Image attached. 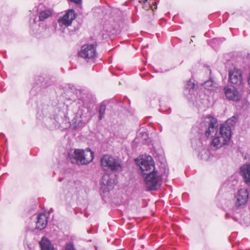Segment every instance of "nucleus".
I'll use <instances>...</instances> for the list:
<instances>
[{"label": "nucleus", "mask_w": 250, "mask_h": 250, "mask_svg": "<svg viewBox=\"0 0 250 250\" xmlns=\"http://www.w3.org/2000/svg\"><path fill=\"white\" fill-rule=\"evenodd\" d=\"M201 129L205 132L207 138H214L210 143L211 149L215 150L228 145L231 138V127L227 125H221L217 133V119L211 116L206 117L200 125Z\"/></svg>", "instance_id": "1"}, {"label": "nucleus", "mask_w": 250, "mask_h": 250, "mask_svg": "<svg viewBox=\"0 0 250 250\" xmlns=\"http://www.w3.org/2000/svg\"><path fill=\"white\" fill-rule=\"evenodd\" d=\"M136 161L142 171L146 188L149 190H156L160 186V174L155 169L152 157L147 155Z\"/></svg>", "instance_id": "2"}, {"label": "nucleus", "mask_w": 250, "mask_h": 250, "mask_svg": "<svg viewBox=\"0 0 250 250\" xmlns=\"http://www.w3.org/2000/svg\"><path fill=\"white\" fill-rule=\"evenodd\" d=\"M68 155L71 162L78 165H87L94 159V152L89 148L76 149L73 151H71Z\"/></svg>", "instance_id": "3"}, {"label": "nucleus", "mask_w": 250, "mask_h": 250, "mask_svg": "<svg viewBox=\"0 0 250 250\" xmlns=\"http://www.w3.org/2000/svg\"><path fill=\"white\" fill-rule=\"evenodd\" d=\"M101 166L106 171H118L121 169L120 161L112 156L104 155L101 159Z\"/></svg>", "instance_id": "4"}, {"label": "nucleus", "mask_w": 250, "mask_h": 250, "mask_svg": "<svg viewBox=\"0 0 250 250\" xmlns=\"http://www.w3.org/2000/svg\"><path fill=\"white\" fill-rule=\"evenodd\" d=\"M229 81L234 85H241L243 83L241 70L236 67L230 68L229 70Z\"/></svg>", "instance_id": "5"}, {"label": "nucleus", "mask_w": 250, "mask_h": 250, "mask_svg": "<svg viewBox=\"0 0 250 250\" xmlns=\"http://www.w3.org/2000/svg\"><path fill=\"white\" fill-rule=\"evenodd\" d=\"M51 15L50 10H44L41 11L39 15V21L37 20V17L31 19L30 20V28L33 31H37L39 29V21H44L48 18Z\"/></svg>", "instance_id": "6"}, {"label": "nucleus", "mask_w": 250, "mask_h": 250, "mask_svg": "<svg viewBox=\"0 0 250 250\" xmlns=\"http://www.w3.org/2000/svg\"><path fill=\"white\" fill-rule=\"evenodd\" d=\"M79 55L83 58L88 59L94 58L96 56L95 45L93 44L83 45Z\"/></svg>", "instance_id": "7"}, {"label": "nucleus", "mask_w": 250, "mask_h": 250, "mask_svg": "<svg viewBox=\"0 0 250 250\" xmlns=\"http://www.w3.org/2000/svg\"><path fill=\"white\" fill-rule=\"evenodd\" d=\"M76 18V14L75 11L73 9H70L62 16L61 17L58 19V23L61 27H67L70 25L73 20Z\"/></svg>", "instance_id": "8"}, {"label": "nucleus", "mask_w": 250, "mask_h": 250, "mask_svg": "<svg viewBox=\"0 0 250 250\" xmlns=\"http://www.w3.org/2000/svg\"><path fill=\"white\" fill-rule=\"evenodd\" d=\"M248 197L249 194L246 189L241 188L238 190L235 195V208H239L245 205Z\"/></svg>", "instance_id": "9"}, {"label": "nucleus", "mask_w": 250, "mask_h": 250, "mask_svg": "<svg viewBox=\"0 0 250 250\" xmlns=\"http://www.w3.org/2000/svg\"><path fill=\"white\" fill-rule=\"evenodd\" d=\"M115 185V180L110 177L108 174L103 176L101 181V189L104 192H108L111 190Z\"/></svg>", "instance_id": "10"}, {"label": "nucleus", "mask_w": 250, "mask_h": 250, "mask_svg": "<svg viewBox=\"0 0 250 250\" xmlns=\"http://www.w3.org/2000/svg\"><path fill=\"white\" fill-rule=\"evenodd\" d=\"M224 90L225 96L228 100L234 101H238L240 100L241 96L234 87L226 86Z\"/></svg>", "instance_id": "11"}, {"label": "nucleus", "mask_w": 250, "mask_h": 250, "mask_svg": "<svg viewBox=\"0 0 250 250\" xmlns=\"http://www.w3.org/2000/svg\"><path fill=\"white\" fill-rule=\"evenodd\" d=\"M240 174L243 178L244 182L250 185V165L245 164L240 167Z\"/></svg>", "instance_id": "12"}, {"label": "nucleus", "mask_w": 250, "mask_h": 250, "mask_svg": "<svg viewBox=\"0 0 250 250\" xmlns=\"http://www.w3.org/2000/svg\"><path fill=\"white\" fill-rule=\"evenodd\" d=\"M47 223V217L46 215L44 213L39 214L37 217L36 228L40 230H42L46 227Z\"/></svg>", "instance_id": "13"}, {"label": "nucleus", "mask_w": 250, "mask_h": 250, "mask_svg": "<svg viewBox=\"0 0 250 250\" xmlns=\"http://www.w3.org/2000/svg\"><path fill=\"white\" fill-rule=\"evenodd\" d=\"M42 250H57L54 248L51 242L45 237H42L40 242Z\"/></svg>", "instance_id": "14"}, {"label": "nucleus", "mask_w": 250, "mask_h": 250, "mask_svg": "<svg viewBox=\"0 0 250 250\" xmlns=\"http://www.w3.org/2000/svg\"><path fill=\"white\" fill-rule=\"evenodd\" d=\"M210 152L206 148L202 149L198 154V157L205 161L208 160L210 158Z\"/></svg>", "instance_id": "15"}, {"label": "nucleus", "mask_w": 250, "mask_h": 250, "mask_svg": "<svg viewBox=\"0 0 250 250\" xmlns=\"http://www.w3.org/2000/svg\"><path fill=\"white\" fill-rule=\"evenodd\" d=\"M106 110V104L104 102H102L99 106V119L101 120L104 117L105 111Z\"/></svg>", "instance_id": "16"}, {"label": "nucleus", "mask_w": 250, "mask_h": 250, "mask_svg": "<svg viewBox=\"0 0 250 250\" xmlns=\"http://www.w3.org/2000/svg\"><path fill=\"white\" fill-rule=\"evenodd\" d=\"M215 84V83L213 82V81L211 79H210L209 80H208L206 81L204 83V86L205 88L209 90H212L213 89V88L215 87L214 84Z\"/></svg>", "instance_id": "17"}, {"label": "nucleus", "mask_w": 250, "mask_h": 250, "mask_svg": "<svg viewBox=\"0 0 250 250\" xmlns=\"http://www.w3.org/2000/svg\"><path fill=\"white\" fill-rule=\"evenodd\" d=\"M144 3L147 2L149 4V7L153 10L154 9H157L156 2L154 1L153 0H142Z\"/></svg>", "instance_id": "18"}, {"label": "nucleus", "mask_w": 250, "mask_h": 250, "mask_svg": "<svg viewBox=\"0 0 250 250\" xmlns=\"http://www.w3.org/2000/svg\"><path fill=\"white\" fill-rule=\"evenodd\" d=\"M195 87V84L191 80H190L186 85V88L188 89L189 92H191V91L192 92Z\"/></svg>", "instance_id": "19"}, {"label": "nucleus", "mask_w": 250, "mask_h": 250, "mask_svg": "<svg viewBox=\"0 0 250 250\" xmlns=\"http://www.w3.org/2000/svg\"><path fill=\"white\" fill-rule=\"evenodd\" d=\"M235 120H236V118L235 117L233 116L232 118L228 119L226 123L225 124H223V125H227L229 126H230L229 125H233L236 122Z\"/></svg>", "instance_id": "20"}, {"label": "nucleus", "mask_w": 250, "mask_h": 250, "mask_svg": "<svg viewBox=\"0 0 250 250\" xmlns=\"http://www.w3.org/2000/svg\"><path fill=\"white\" fill-rule=\"evenodd\" d=\"M65 250H76L74 246L71 243H69L66 245Z\"/></svg>", "instance_id": "21"}, {"label": "nucleus", "mask_w": 250, "mask_h": 250, "mask_svg": "<svg viewBox=\"0 0 250 250\" xmlns=\"http://www.w3.org/2000/svg\"><path fill=\"white\" fill-rule=\"evenodd\" d=\"M71 2H73L76 4H78L81 2V0H70Z\"/></svg>", "instance_id": "22"}, {"label": "nucleus", "mask_w": 250, "mask_h": 250, "mask_svg": "<svg viewBox=\"0 0 250 250\" xmlns=\"http://www.w3.org/2000/svg\"><path fill=\"white\" fill-rule=\"evenodd\" d=\"M73 122L74 123H75L76 124V125H75V127H76L77 125H79L80 123H77L76 121H75V119L73 120Z\"/></svg>", "instance_id": "23"}, {"label": "nucleus", "mask_w": 250, "mask_h": 250, "mask_svg": "<svg viewBox=\"0 0 250 250\" xmlns=\"http://www.w3.org/2000/svg\"><path fill=\"white\" fill-rule=\"evenodd\" d=\"M168 174V169H165L164 174L166 175V176H167Z\"/></svg>", "instance_id": "24"}, {"label": "nucleus", "mask_w": 250, "mask_h": 250, "mask_svg": "<svg viewBox=\"0 0 250 250\" xmlns=\"http://www.w3.org/2000/svg\"><path fill=\"white\" fill-rule=\"evenodd\" d=\"M81 118H82V115H80Z\"/></svg>", "instance_id": "25"}]
</instances>
